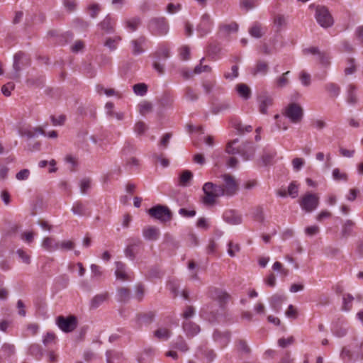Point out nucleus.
Here are the masks:
<instances>
[{
	"label": "nucleus",
	"instance_id": "f257e3e1",
	"mask_svg": "<svg viewBox=\"0 0 363 363\" xmlns=\"http://www.w3.org/2000/svg\"><path fill=\"white\" fill-rule=\"evenodd\" d=\"M203 196L201 198L203 204L211 207L217 203V199L223 196V191L218 184L213 182H206L202 188Z\"/></svg>",
	"mask_w": 363,
	"mask_h": 363
},
{
	"label": "nucleus",
	"instance_id": "f03ea898",
	"mask_svg": "<svg viewBox=\"0 0 363 363\" xmlns=\"http://www.w3.org/2000/svg\"><path fill=\"white\" fill-rule=\"evenodd\" d=\"M194 315V309L191 306L186 307L182 314L183 330L188 337H194L200 332L199 326L190 320Z\"/></svg>",
	"mask_w": 363,
	"mask_h": 363
},
{
	"label": "nucleus",
	"instance_id": "7ed1b4c3",
	"mask_svg": "<svg viewBox=\"0 0 363 363\" xmlns=\"http://www.w3.org/2000/svg\"><path fill=\"white\" fill-rule=\"evenodd\" d=\"M315 18L317 23L323 28H328L333 26L334 19L328 9L324 6H315Z\"/></svg>",
	"mask_w": 363,
	"mask_h": 363
},
{
	"label": "nucleus",
	"instance_id": "20e7f679",
	"mask_svg": "<svg viewBox=\"0 0 363 363\" xmlns=\"http://www.w3.org/2000/svg\"><path fill=\"white\" fill-rule=\"evenodd\" d=\"M147 28L152 34L156 35H165L169 30L167 20L164 17L151 19L148 23Z\"/></svg>",
	"mask_w": 363,
	"mask_h": 363
},
{
	"label": "nucleus",
	"instance_id": "39448f33",
	"mask_svg": "<svg viewBox=\"0 0 363 363\" xmlns=\"http://www.w3.org/2000/svg\"><path fill=\"white\" fill-rule=\"evenodd\" d=\"M223 184H219L223 196L231 197L238 191V184L235 179L229 174L222 176Z\"/></svg>",
	"mask_w": 363,
	"mask_h": 363
},
{
	"label": "nucleus",
	"instance_id": "423d86ee",
	"mask_svg": "<svg viewBox=\"0 0 363 363\" xmlns=\"http://www.w3.org/2000/svg\"><path fill=\"white\" fill-rule=\"evenodd\" d=\"M319 203V197L314 194H306L301 199L299 204L303 211L310 213L315 210Z\"/></svg>",
	"mask_w": 363,
	"mask_h": 363
},
{
	"label": "nucleus",
	"instance_id": "0eeeda50",
	"mask_svg": "<svg viewBox=\"0 0 363 363\" xmlns=\"http://www.w3.org/2000/svg\"><path fill=\"white\" fill-rule=\"evenodd\" d=\"M284 115L287 117L292 123H299L303 118V109L296 104H290L284 111Z\"/></svg>",
	"mask_w": 363,
	"mask_h": 363
},
{
	"label": "nucleus",
	"instance_id": "6e6552de",
	"mask_svg": "<svg viewBox=\"0 0 363 363\" xmlns=\"http://www.w3.org/2000/svg\"><path fill=\"white\" fill-rule=\"evenodd\" d=\"M213 21L208 13L201 16L200 22L196 26V31L200 37H203L211 33Z\"/></svg>",
	"mask_w": 363,
	"mask_h": 363
},
{
	"label": "nucleus",
	"instance_id": "1a4fd4ad",
	"mask_svg": "<svg viewBox=\"0 0 363 363\" xmlns=\"http://www.w3.org/2000/svg\"><path fill=\"white\" fill-rule=\"evenodd\" d=\"M56 323L59 328L63 332L69 333L73 331L77 327V319L74 316L68 317L58 316Z\"/></svg>",
	"mask_w": 363,
	"mask_h": 363
},
{
	"label": "nucleus",
	"instance_id": "9d476101",
	"mask_svg": "<svg viewBox=\"0 0 363 363\" xmlns=\"http://www.w3.org/2000/svg\"><path fill=\"white\" fill-rule=\"evenodd\" d=\"M148 213L150 216L163 222L169 220L171 218L169 208L160 205L150 208Z\"/></svg>",
	"mask_w": 363,
	"mask_h": 363
},
{
	"label": "nucleus",
	"instance_id": "9b49d317",
	"mask_svg": "<svg viewBox=\"0 0 363 363\" xmlns=\"http://www.w3.org/2000/svg\"><path fill=\"white\" fill-rule=\"evenodd\" d=\"M115 265V275L117 279H119L122 281H132L133 279V272L131 271L127 270L126 266L124 263L121 262H116Z\"/></svg>",
	"mask_w": 363,
	"mask_h": 363
},
{
	"label": "nucleus",
	"instance_id": "f8f14e48",
	"mask_svg": "<svg viewBox=\"0 0 363 363\" xmlns=\"http://www.w3.org/2000/svg\"><path fill=\"white\" fill-rule=\"evenodd\" d=\"M28 59L23 52H17L13 56V72L11 73V78L16 79L19 77V72L22 69V67L27 63Z\"/></svg>",
	"mask_w": 363,
	"mask_h": 363
},
{
	"label": "nucleus",
	"instance_id": "ddd939ff",
	"mask_svg": "<svg viewBox=\"0 0 363 363\" xmlns=\"http://www.w3.org/2000/svg\"><path fill=\"white\" fill-rule=\"evenodd\" d=\"M131 52L134 55H140L146 50L147 39L144 36H140L130 42Z\"/></svg>",
	"mask_w": 363,
	"mask_h": 363
},
{
	"label": "nucleus",
	"instance_id": "4468645a",
	"mask_svg": "<svg viewBox=\"0 0 363 363\" xmlns=\"http://www.w3.org/2000/svg\"><path fill=\"white\" fill-rule=\"evenodd\" d=\"M195 357L203 361L204 363L211 362L216 357V354L212 350L206 346L199 347L195 352Z\"/></svg>",
	"mask_w": 363,
	"mask_h": 363
},
{
	"label": "nucleus",
	"instance_id": "2eb2a0df",
	"mask_svg": "<svg viewBox=\"0 0 363 363\" xmlns=\"http://www.w3.org/2000/svg\"><path fill=\"white\" fill-rule=\"evenodd\" d=\"M223 219L230 225H235L242 223L241 215L235 210H226L223 214Z\"/></svg>",
	"mask_w": 363,
	"mask_h": 363
},
{
	"label": "nucleus",
	"instance_id": "dca6fc26",
	"mask_svg": "<svg viewBox=\"0 0 363 363\" xmlns=\"http://www.w3.org/2000/svg\"><path fill=\"white\" fill-rule=\"evenodd\" d=\"M257 101L259 112L262 114H266L267 108L273 104V99L270 96L264 94L258 96Z\"/></svg>",
	"mask_w": 363,
	"mask_h": 363
},
{
	"label": "nucleus",
	"instance_id": "f3484780",
	"mask_svg": "<svg viewBox=\"0 0 363 363\" xmlns=\"http://www.w3.org/2000/svg\"><path fill=\"white\" fill-rule=\"evenodd\" d=\"M71 211L74 215L77 216H89L90 212L87 208V205L80 201H77L73 203Z\"/></svg>",
	"mask_w": 363,
	"mask_h": 363
},
{
	"label": "nucleus",
	"instance_id": "a211bd4d",
	"mask_svg": "<svg viewBox=\"0 0 363 363\" xmlns=\"http://www.w3.org/2000/svg\"><path fill=\"white\" fill-rule=\"evenodd\" d=\"M116 21L109 15H107L104 20L99 23V26L107 33H113L115 32Z\"/></svg>",
	"mask_w": 363,
	"mask_h": 363
},
{
	"label": "nucleus",
	"instance_id": "6ab92c4d",
	"mask_svg": "<svg viewBox=\"0 0 363 363\" xmlns=\"http://www.w3.org/2000/svg\"><path fill=\"white\" fill-rule=\"evenodd\" d=\"M42 247L48 252H54L60 249L59 242L50 237L44 238L42 243Z\"/></svg>",
	"mask_w": 363,
	"mask_h": 363
},
{
	"label": "nucleus",
	"instance_id": "aec40b11",
	"mask_svg": "<svg viewBox=\"0 0 363 363\" xmlns=\"http://www.w3.org/2000/svg\"><path fill=\"white\" fill-rule=\"evenodd\" d=\"M239 152L244 160H248L253 157L255 148L252 143H247L242 145Z\"/></svg>",
	"mask_w": 363,
	"mask_h": 363
},
{
	"label": "nucleus",
	"instance_id": "412c9836",
	"mask_svg": "<svg viewBox=\"0 0 363 363\" xmlns=\"http://www.w3.org/2000/svg\"><path fill=\"white\" fill-rule=\"evenodd\" d=\"M121 40L122 38L120 35L108 37L106 38L104 45L105 47L108 48L110 51H115L118 48Z\"/></svg>",
	"mask_w": 363,
	"mask_h": 363
},
{
	"label": "nucleus",
	"instance_id": "4be33fe9",
	"mask_svg": "<svg viewBox=\"0 0 363 363\" xmlns=\"http://www.w3.org/2000/svg\"><path fill=\"white\" fill-rule=\"evenodd\" d=\"M143 235L146 240H156L159 238L160 231L159 229L155 227L149 226L143 230Z\"/></svg>",
	"mask_w": 363,
	"mask_h": 363
},
{
	"label": "nucleus",
	"instance_id": "5701e85b",
	"mask_svg": "<svg viewBox=\"0 0 363 363\" xmlns=\"http://www.w3.org/2000/svg\"><path fill=\"white\" fill-rule=\"evenodd\" d=\"M140 24V18L139 17H133L127 18L123 21L125 28H126L130 32L135 31L138 29Z\"/></svg>",
	"mask_w": 363,
	"mask_h": 363
},
{
	"label": "nucleus",
	"instance_id": "b1692460",
	"mask_svg": "<svg viewBox=\"0 0 363 363\" xmlns=\"http://www.w3.org/2000/svg\"><path fill=\"white\" fill-rule=\"evenodd\" d=\"M193 178V174L189 170L183 171L179 176L178 184L182 186H187Z\"/></svg>",
	"mask_w": 363,
	"mask_h": 363
},
{
	"label": "nucleus",
	"instance_id": "393cba45",
	"mask_svg": "<svg viewBox=\"0 0 363 363\" xmlns=\"http://www.w3.org/2000/svg\"><path fill=\"white\" fill-rule=\"evenodd\" d=\"M214 340L220 345L222 347H225L230 340V335L228 333H220L216 331L213 333Z\"/></svg>",
	"mask_w": 363,
	"mask_h": 363
},
{
	"label": "nucleus",
	"instance_id": "a878e982",
	"mask_svg": "<svg viewBox=\"0 0 363 363\" xmlns=\"http://www.w3.org/2000/svg\"><path fill=\"white\" fill-rule=\"evenodd\" d=\"M130 291L125 287H120L116 291V298L119 302H127L130 298Z\"/></svg>",
	"mask_w": 363,
	"mask_h": 363
},
{
	"label": "nucleus",
	"instance_id": "bb28decb",
	"mask_svg": "<svg viewBox=\"0 0 363 363\" xmlns=\"http://www.w3.org/2000/svg\"><path fill=\"white\" fill-rule=\"evenodd\" d=\"M236 90L239 96L245 100L250 99L251 96V90L245 84H238Z\"/></svg>",
	"mask_w": 363,
	"mask_h": 363
},
{
	"label": "nucleus",
	"instance_id": "cd10ccee",
	"mask_svg": "<svg viewBox=\"0 0 363 363\" xmlns=\"http://www.w3.org/2000/svg\"><path fill=\"white\" fill-rule=\"evenodd\" d=\"M356 86L353 84H350L347 90V101L348 104L354 105L357 102L356 96Z\"/></svg>",
	"mask_w": 363,
	"mask_h": 363
},
{
	"label": "nucleus",
	"instance_id": "c85d7f7f",
	"mask_svg": "<svg viewBox=\"0 0 363 363\" xmlns=\"http://www.w3.org/2000/svg\"><path fill=\"white\" fill-rule=\"evenodd\" d=\"M325 89L331 97L336 98L340 93V87L333 82L327 83L325 85Z\"/></svg>",
	"mask_w": 363,
	"mask_h": 363
},
{
	"label": "nucleus",
	"instance_id": "c756f323",
	"mask_svg": "<svg viewBox=\"0 0 363 363\" xmlns=\"http://www.w3.org/2000/svg\"><path fill=\"white\" fill-rule=\"evenodd\" d=\"M268 71V65L267 62L263 61H259L257 62L255 67L252 71V74L253 75H257L258 74H266Z\"/></svg>",
	"mask_w": 363,
	"mask_h": 363
},
{
	"label": "nucleus",
	"instance_id": "7c9ffc66",
	"mask_svg": "<svg viewBox=\"0 0 363 363\" xmlns=\"http://www.w3.org/2000/svg\"><path fill=\"white\" fill-rule=\"evenodd\" d=\"M289 74L290 71H287L275 79V84L277 88L282 89L289 84V80L287 77Z\"/></svg>",
	"mask_w": 363,
	"mask_h": 363
},
{
	"label": "nucleus",
	"instance_id": "2f4dec72",
	"mask_svg": "<svg viewBox=\"0 0 363 363\" xmlns=\"http://www.w3.org/2000/svg\"><path fill=\"white\" fill-rule=\"evenodd\" d=\"M354 223L351 220H347L342 225L341 235L343 238L349 237L353 230Z\"/></svg>",
	"mask_w": 363,
	"mask_h": 363
},
{
	"label": "nucleus",
	"instance_id": "473e14b6",
	"mask_svg": "<svg viewBox=\"0 0 363 363\" xmlns=\"http://www.w3.org/2000/svg\"><path fill=\"white\" fill-rule=\"evenodd\" d=\"M108 298L107 293H103L96 295L91 301V306L92 308H98L101 303H103Z\"/></svg>",
	"mask_w": 363,
	"mask_h": 363
},
{
	"label": "nucleus",
	"instance_id": "72a5a7b5",
	"mask_svg": "<svg viewBox=\"0 0 363 363\" xmlns=\"http://www.w3.org/2000/svg\"><path fill=\"white\" fill-rule=\"evenodd\" d=\"M170 335V330L165 328H160L155 331V336L160 340H167L169 338Z\"/></svg>",
	"mask_w": 363,
	"mask_h": 363
},
{
	"label": "nucleus",
	"instance_id": "f704fd0d",
	"mask_svg": "<svg viewBox=\"0 0 363 363\" xmlns=\"http://www.w3.org/2000/svg\"><path fill=\"white\" fill-rule=\"evenodd\" d=\"M284 296L280 294H274L270 298V304L271 306L276 311H278L280 308V306L283 301L284 300Z\"/></svg>",
	"mask_w": 363,
	"mask_h": 363
},
{
	"label": "nucleus",
	"instance_id": "c9c22d12",
	"mask_svg": "<svg viewBox=\"0 0 363 363\" xmlns=\"http://www.w3.org/2000/svg\"><path fill=\"white\" fill-rule=\"evenodd\" d=\"M332 177L336 182H347L348 179L347 174L345 172H342L339 168L333 169L332 172Z\"/></svg>",
	"mask_w": 363,
	"mask_h": 363
},
{
	"label": "nucleus",
	"instance_id": "e433bc0d",
	"mask_svg": "<svg viewBox=\"0 0 363 363\" xmlns=\"http://www.w3.org/2000/svg\"><path fill=\"white\" fill-rule=\"evenodd\" d=\"M122 358V354L116 351H108L106 352L107 363H119V360Z\"/></svg>",
	"mask_w": 363,
	"mask_h": 363
},
{
	"label": "nucleus",
	"instance_id": "4c0bfd02",
	"mask_svg": "<svg viewBox=\"0 0 363 363\" xmlns=\"http://www.w3.org/2000/svg\"><path fill=\"white\" fill-rule=\"evenodd\" d=\"M264 32L265 31L258 23H255V25H253L249 30L250 35L256 38H261L264 33Z\"/></svg>",
	"mask_w": 363,
	"mask_h": 363
},
{
	"label": "nucleus",
	"instance_id": "58836bf2",
	"mask_svg": "<svg viewBox=\"0 0 363 363\" xmlns=\"http://www.w3.org/2000/svg\"><path fill=\"white\" fill-rule=\"evenodd\" d=\"M298 78L301 82V84L303 86H309L311 84V76L309 73H308L305 70H302L298 74Z\"/></svg>",
	"mask_w": 363,
	"mask_h": 363
},
{
	"label": "nucleus",
	"instance_id": "ea45409f",
	"mask_svg": "<svg viewBox=\"0 0 363 363\" xmlns=\"http://www.w3.org/2000/svg\"><path fill=\"white\" fill-rule=\"evenodd\" d=\"M16 253L23 263H24L26 264H30L31 257H30V254L27 251H26L23 249H18L16 250Z\"/></svg>",
	"mask_w": 363,
	"mask_h": 363
},
{
	"label": "nucleus",
	"instance_id": "a19ab883",
	"mask_svg": "<svg viewBox=\"0 0 363 363\" xmlns=\"http://www.w3.org/2000/svg\"><path fill=\"white\" fill-rule=\"evenodd\" d=\"M220 30L225 33H235L238 30V25L235 22L223 24L220 26Z\"/></svg>",
	"mask_w": 363,
	"mask_h": 363
},
{
	"label": "nucleus",
	"instance_id": "79ce46f5",
	"mask_svg": "<svg viewBox=\"0 0 363 363\" xmlns=\"http://www.w3.org/2000/svg\"><path fill=\"white\" fill-rule=\"evenodd\" d=\"M211 296L214 299H218L221 303L228 299V295L225 292L219 289H215L211 294Z\"/></svg>",
	"mask_w": 363,
	"mask_h": 363
},
{
	"label": "nucleus",
	"instance_id": "37998d69",
	"mask_svg": "<svg viewBox=\"0 0 363 363\" xmlns=\"http://www.w3.org/2000/svg\"><path fill=\"white\" fill-rule=\"evenodd\" d=\"M29 353L38 359H40L43 354L40 346L37 344H34L30 346Z\"/></svg>",
	"mask_w": 363,
	"mask_h": 363
},
{
	"label": "nucleus",
	"instance_id": "c03bdc74",
	"mask_svg": "<svg viewBox=\"0 0 363 363\" xmlns=\"http://www.w3.org/2000/svg\"><path fill=\"white\" fill-rule=\"evenodd\" d=\"M356 72L355 60L353 58L347 60V67L345 68L344 72L346 75H350Z\"/></svg>",
	"mask_w": 363,
	"mask_h": 363
},
{
	"label": "nucleus",
	"instance_id": "a18cd8bd",
	"mask_svg": "<svg viewBox=\"0 0 363 363\" xmlns=\"http://www.w3.org/2000/svg\"><path fill=\"white\" fill-rule=\"evenodd\" d=\"M273 23L277 30H280L286 24V18L282 15H277L274 18Z\"/></svg>",
	"mask_w": 363,
	"mask_h": 363
},
{
	"label": "nucleus",
	"instance_id": "49530a36",
	"mask_svg": "<svg viewBox=\"0 0 363 363\" xmlns=\"http://www.w3.org/2000/svg\"><path fill=\"white\" fill-rule=\"evenodd\" d=\"M332 330H333V334L335 336H337L338 337H341L345 336L347 334V328L345 325H338L337 324L333 327Z\"/></svg>",
	"mask_w": 363,
	"mask_h": 363
},
{
	"label": "nucleus",
	"instance_id": "de8ad7c7",
	"mask_svg": "<svg viewBox=\"0 0 363 363\" xmlns=\"http://www.w3.org/2000/svg\"><path fill=\"white\" fill-rule=\"evenodd\" d=\"M157 60H166L169 57V50L167 47L163 45L156 52Z\"/></svg>",
	"mask_w": 363,
	"mask_h": 363
},
{
	"label": "nucleus",
	"instance_id": "09e8293b",
	"mask_svg": "<svg viewBox=\"0 0 363 363\" xmlns=\"http://www.w3.org/2000/svg\"><path fill=\"white\" fill-rule=\"evenodd\" d=\"M140 243L139 240H137L135 243L128 245L125 250V255L130 259H133L135 258V248L138 244Z\"/></svg>",
	"mask_w": 363,
	"mask_h": 363
},
{
	"label": "nucleus",
	"instance_id": "8fccbe9b",
	"mask_svg": "<svg viewBox=\"0 0 363 363\" xmlns=\"http://www.w3.org/2000/svg\"><path fill=\"white\" fill-rule=\"evenodd\" d=\"M173 347L184 352L189 350V347L182 337H179L174 342Z\"/></svg>",
	"mask_w": 363,
	"mask_h": 363
},
{
	"label": "nucleus",
	"instance_id": "3c124183",
	"mask_svg": "<svg viewBox=\"0 0 363 363\" xmlns=\"http://www.w3.org/2000/svg\"><path fill=\"white\" fill-rule=\"evenodd\" d=\"M147 91V86L144 83L136 84L133 86V91L136 95L144 96Z\"/></svg>",
	"mask_w": 363,
	"mask_h": 363
},
{
	"label": "nucleus",
	"instance_id": "603ef678",
	"mask_svg": "<svg viewBox=\"0 0 363 363\" xmlns=\"http://www.w3.org/2000/svg\"><path fill=\"white\" fill-rule=\"evenodd\" d=\"M1 350L7 357L14 354L16 352L15 346L9 343H4L1 347Z\"/></svg>",
	"mask_w": 363,
	"mask_h": 363
},
{
	"label": "nucleus",
	"instance_id": "864d4df0",
	"mask_svg": "<svg viewBox=\"0 0 363 363\" xmlns=\"http://www.w3.org/2000/svg\"><path fill=\"white\" fill-rule=\"evenodd\" d=\"M354 298L350 294H346L343 296V306L342 309L345 311L350 310L352 307V302Z\"/></svg>",
	"mask_w": 363,
	"mask_h": 363
},
{
	"label": "nucleus",
	"instance_id": "5fc2aeb1",
	"mask_svg": "<svg viewBox=\"0 0 363 363\" xmlns=\"http://www.w3.org/2000/svg\"><path fill=\"white\" fill-rule=\"evenodd\" d=\"M240 251V246L238 243L230 241L228 244V254L230 257H234L237 252Z\"/></svg>",
	"mask_w": 363,
	"mask_h": 363
},
{
	"label": "nucleus",
	"instance_id": "6e6d98bb",
	"mask_svg": "<svg viewBox=\"0 0 363 363\" xmlns=\"http://www.w3.org/2000/svg\"><path fill=\"white\" fill-rule=\"evenodd\" d=\"M55 335L53 333L48 332L47 333L43 338V343L48 346L49 345L53 344L55 342Z\"/></svg>",
	"mask_w": 363,
	"mask_h": 363
},
{
	"label": "nucleus",
	"instance_id": "4d7b16f0",
	"mask_svg": "<svg viewBox=\"0 0 363 363\" xmlns=\"http://www.w3.org/2000/svg\"><path fill=\"white\" fill-rule=\"evenodd\" d=\"M216 82L212 80H206L203 82L202 86L206 94H210L214 89Z\"/></svg>",
	"mask_w": 363,
	"mask_h": 363
},
{
	"label": "nucleus",
	"instance_id": "13d9d810",
	"mask_svg": "<svg viewBox=\"0 0 363 363\" xmlns=\"http://www.w3.org/2000/svg\"><path fill=\"white\" fill-rule=\"evenodd\" d=\"M238 77V67L233 65L231 67V72H225L224 77L228 80H233Z\"/></svg>",
	"mask_w": 363,
	"mask_h": 363
},
{
	"label": "nucleus",
	"instance_id": "bf43d9fd",
	"mask_svg": "<svg viewBox=\"0 0 363 363\" xmlns=\"http://www.w3.org/2000/svg\"><path fill=\"white\" fill-rule=\"evenodd\" d=\"M344 363H352V357L351 352L347 348H343L340 354Z\"/></svg>",
	"mask_w": 363,
	"mask_h": 363
},
{
	"label": "nucleus",
	"instance_id": "052dcab7",
	"mask_svg": "<svg viewBox=\"0 0 363 363\" xmlns=\"http://www.w3.org/2000/svg\"><path fill=\"white\" fill-rule=\"evenodd\" d=\"M288 194L291 198H296L298 194V186L295 182H291L288 187Z\"/></svg>",
	"mask_w": 363,
	"mask_h": 363
},
{
	"label": "nucleus",
	"instance_id": "680f3d73",
	"mask_svg": "<svg viewBox=\"0 0 363 363\" xmlns=\"http://www.w3.org/2000/svg\"><path fill=\"white\" fill-rule=\"evenodd\" d=\"M60 250H71L74 247V243L72 240H63L59 242Z\"/></svg>",
	"mask_w": 363,
	"mask_h": 363
},
{
	"label": "nucleus",
	"instance_id": "e2e57ef3",
	"mask_svg": "<svg viewBox=\"0 0 363 363\" xmlns=\"http://www.w3.org/2000/svg\"><path fill=\"white\" fill-rule=\"evenodd\" d=\"M91 188V180L89 179H83L80 182V191L82 194H86Z\"/></svg>",
	"mask_w": 363,
	"mask_h": 363
},
{
	"label": "nucleus",
	"instance_id": "0e129e2a",
	"mask_svg": "<svg viewBox=\"0 0 363 363\" xmlns=\"http://www.w3.org/2000/svg\"><path fill=\"white\" fill-rule=\"evenodd\" d=\"M305 161L303 158L296 157L292 160V166L296 172H298L304 165Z\"/></svg>",
	"mask_w": 363,
	"mask_h": 363
},
{
	"label": "nucleus",
	"instance_id": "69168bd1",
	"mask_svg": "<svg viewBox=\"0 0 363 363\" xmlns=\"http://www.w3.org/2000/svg\"><path fill=\"white\" fill-rule=\"evenodd\" d=\"M147 130L146 124L143 121H138L135 124L134 130L138 135L143 134Z\"/></svg>",
	"mask_w": 363,
	"mask_h": 363
},
{
	"label": "nucleus",
	"instance_id": "338daca9",
	"mask_svg": "<svg viewBox=\"0 0 363 363\" xmlns=\"http://www.w3.org/2000/svg\"><path fill=\"white\" fill-rule=\"evenodd\" d=\"M196 226L199 228L204 230L208 229L210 227L208 219L203 217L199 218L196 222Z\"/></svg>",
	"mask_w": 363,
	"mask_h": 363
},
{
	"label": "nucleus",
	"instance_id": "774afa93",
	"mask_svg": "<svg viewBox=\"0 0 363 363\" xmlns=\"http://www.w3.org/2000/svg\"><path fill=\"white\" fill-rule=\"evenodd\" d=\"M90 16L93 18H96L101 11V6L98 4H94L89 7Z\"/></svg>",
	"mask_w": 363,
	"mask_h": 363
}]
</instances>
